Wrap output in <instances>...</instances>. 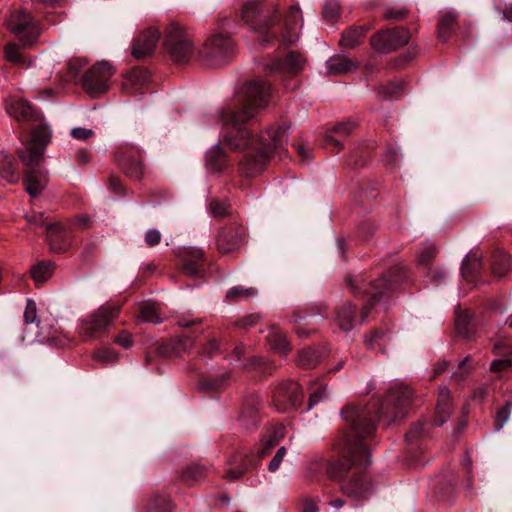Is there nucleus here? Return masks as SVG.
Masks as SVG:
<instances>
[{"label": "nucleus", "instance_id": "obj_1", "mask_svg": "<svg viewBox=\"0 0 512 512\" xmlns=\"http://www.w3.org/2000/svg\"><path fill=\"white\" fill-rule=\"evenodd\" d=\"M414 392L402 382L394 383L387 392L384 402L377 407L376 402L364 407L348 405L341 415L349 425L348 432H342L336 441V447L342 458L330 463L327 473L333 480L341 483V491L354 499H364L369 485L364 481L359 467L370 465V453L364 439L375 431V419L391 417V421L402 418L412 403Z\"/></svg>", "mask_w": 512, "mask_h": 512}, {"label": "nucleus", "instance_id": "obj_2", "mask_svg": "<svg viewBox=\"0 0 512 512\" xmlns=\"http://www.w3.org/2000/svg\"><path fill=\"white\" fill-rule=\"evenodd\" d=\"M270 95V84L253 80L243 88L241 107L237 110L226 109L219 114L223 126H231V130L224 137L225 143L233 150H247L240 162V171L247 177L260 173L274 155L281 157L286 153L288 127L273 126L260 135L243 127L267 106Z\"/></svg>", "mask_w": 512, "mask_h": 512}, {"label": "nucleus", "instance_id": "obj_3", "mask_svg": "<svg viewBox=\"0 0 512 512\" xmlns=\"http://www.w3.org/2000/svg\"><path fill=\"white\" fill-rule=\"evenodd\" d=\"M345 283L354 296L366 295L369 299L356 315V306L346 301L335 309L334 320L336 325L344 332L351 331L357 324L365 323L375 303L391 288L385 278L368 279L364 274L347 276Z\"/></svg>", "mask_w": 512, "mask_h": 512}, {"label": "nucleus", "instance_id": "obj_4", "mask_svg": "<svg viewBox=\"0 0 512 512\" xmlns=\"http://www.w3.org/2000/svg\"><path fill=\"white\" fill-rule=\"evenodd\" d=\"M240 16L251 30L260 34L280 20L278 5L266 0L247 1L241 7Z\"/></svg>", "mask_w": 512, "mask_h": 512}, {"label": "nucleus", "instance_id": "obj_5", "mask_svg": "<svg viewBox=\"0 0 512 512\" xmlns=\"http://www.w3.org/2000/svg\"><path fill=\"white\" fill-rule=\"evenodd\" d=\"M119 313V305H101L81 320L78 328L79 335L86 342L102 338L118 318Z\"/></svg>", "mask_w": 512, "mask_h": 512}, {"label": "nucleus", "instance_id": "obj_6", "mask_svg": "<svg viewBox=\"0 0 512 512\" xmlns=\"http://www.w3.org/2000/svg\"><path fill=\"white\" fill-rule=\"evenodd\" d=\"M164 46L176 63L189 61L194 52L193 39L188 31L176 22L170 23L165 32Z\"/></svg>", "mask_w": 512, "mask_h": 512}, {"label": "nucleus", "instance_id": "obj_7", "mask_svg": "<svg viewBox=\"0 0 512 512\" xmlns=\"http://www.w3.org/2000/svg\"><path fill=\"white\" fill-rule=\"evenodd\" d=\"M51 138L47 124H40L32 130L30 141L18 151V156L24 165H35L44 160V150Z\"/></svg>", "mask_w": 512, "mask_h": 512}, {"label": "nucleus", "instance_id": "obj_8", "mask_svg": "<svg viewBox=\"0 0 512 512\" xmlns=\"http://www.w3.org/2000/svg\"><path fill=\"white\" fill-rule=\"evenodd\" d=\"M201 53L210 65L221 66L235 54V44L229 36L213 35L205 42Z\"/></svg>", "mask_w": 512, "mask_h": 512}, {"label": "nucleus", "instance_id": "obj_9", "mask_svg": "<svg viewBox=\"0 0 512 512\" xmlns=\"http://www.w3.org/2000/svg\"><path fill=\"white\" fill-rule=\"evenodd\" d=\"M113 74L114 69L108 62H98L84 74L83 88L90 96L97 97L107 91L108 82Z\"/></svg>", "mask_w": 512, "mask_h": 512}, {"label": "nucleus", "instance_id": "obj_10", "mask_svg": "<svg viewBox=\"0 0 512 512\" xmlns=\"http://www.w3.org/2000/svg\"><path fill=\"white\" fill-rule=\"evenodd\" d=\"M7 24L25 46L33 45L40 35L38 24L32 20L28 13L22 10L11 13Z\"/></svg>", "mask_w": 512, "mask_h": 512}, {"label": "nucleus", "instance_id": "obj_11", "mask_svg": "<svg viewBox=\"0 0 512 512\" xmlns=\"http://www.w3.org/2000/svg\"><path fill=\"white\" fill-rule=\"evenodd\" d=\"M409 40V31L404 27H396L378 32L371 38L370 42L371 46L378 52L388 53L408 44Z\"/></svg>", "mask_w": 512, "mask_h": 512}, {"label": "nucleus", "instance_id": "obj_12", "mask_svg": "<svg viewBox=\"0 0 512 512\" xmlns=\"http://www.w3.org/2000/svg\"><path fill=\"white\" fill-rule=\"evenodd\" d=\"M303 402L301 386L294 381L280 384L274 392V404L281 412L297 409Z\"/></svg>", "mask_w": 512, "mask_h": 512}, {"label": "nucleus", "instance_id": "obj_13", "mask_svg": "<svg viewBox=\"0 0 512 512\" xmlns=\"http://www.w3.org/2000/svg\"><path fill=\"white\" fill-rule=\"evenodd\" d=\"M160 38V33L156 28L150 27L140 33L132 45V56L137 59H143L152 54Z\"/></svg>", "mask_w": 512, "mask_h": 512}, {"label": "nucleus", "instance_id": "obj_14", "mask_svg": "<svg viewBox=\"0 0 512 512\" xmlns=\"http://www.w3.org/2000/svg\"><path fill=\"white\" fill-rule=\"evenodd\" d=\"M7 112L18 121H40L41 113L24 99H11L6 102Z\"/></svg>", "mask_w": 512, "mask_h": 512}, {"label": "nucleus", "instance_id": "obj_15", "mask_svg": "<svg viewBox=\"0 0 512 512\" xmlns=\"http://www.w3.org/2000/svg\"><path fill=\"white\" fill-rule=\"evenodd\" d=\"M244 239V230L240 227H225L220 230L217 238V248L221 253L237 250Z\"/></svg>", "mask_w": 512, "mask_h": 512}, {"label": "nucleus", "instance_id": "obj_16", "mask_svg": "<svg viewBox=\"0 0 512 512\" xmlns=\"http://www.w3.org/2000/svg\"><path fill=\"white\" fill-rule=\"evenodd\" d=\"M182 262L181 270L190 277H198L202 272L204 253L195 248H185L179 253Z\"/></svg>", "mask_w": 512, "mask_h": 512}, {"label": "nucleus", "instance_id": "obj_17", "mask_svg": "<svg viewBox=\"0 0 512 512\" xmlns=\"http://www.w3.org/2000/svg\"><path fill=\"white\" fill-rule=\"evenodd\" d=\"M41 164L25 165L24 185L27 193L32 197L38 196L45 187L46 173L41 169Z\"/></svg>", "mask_w": 512, "mask_h": 512}, {"label": "nucleus", "instance_id": "obj_18", "mask_svg": "<svg viewBox=\"0 0 512 512\" xmlns=\"http://www.w3.org/2000/svg\"><path fill=\"white\" fill-rule=\"evenodd\" d=\"M303 58L296 52H289L285 58H280L267 66L270 72L294 75L302 70Z\"/></svg>", "mask_w": 512, "mask_h": 512}, {"label": "nucleus", "instance_id": "obj_19", "mask_svg": "<svg viewBox=\"0 0 512 512\" xmlns=\"http://www.w3.org/2000/svg\"><path fill=\"white\" fill-rule=\"evenodd\" d=\"M47 240L53 252L62 253L69 246V233L60 223H52L47 226Z\"/></svg>", "mask_w": 512, "mask_h": 512}, {"label": "nucleus", "instance_id": "obj_20", "mask_svg": "<svg viewBox=\"0 0 512 512\" xmlns=\"http://www.w3.org/2000/svg\"><path fill=\"white\" fill-rule=\"evenodd\" d=\"M149 81V73L144 68H134L129 71L123 82V90L130 95L140 92L141 88Z\"/></svg>", "mask_w": 512, "mask_h": 512}, {"label": "nucleus", "instance_id": "obj_21", "mask_svg": "<svg viewBox=\"0 0 512 512\" xmlns=\"http://www.w3.org/2000/svg\"><path fill=\"white\" fill-rule=\"evenodd\" d=\"M302 14L298 5H293L290 7L289 12L285 18V26L287 30V34L283 35L282 41L285 44H292L295 42L297 38V28L298 26H302Z\"/></svg>", "mask_w": 512, "mask_h": 512}, {"label": "nucleus", "instance_id": "obj_22", "mask_svg": "<svg viewBox=\"0 0 512 512\" xmlns=\"http://www.w3.org/2000/svg\"><path fill=\"white\" fill-rule=\"evenodd\" d=\"M451 412L450 391L447 387H440L436 406V418L434 424L442 426L449 418Z\"/></svg>", "mask_w": 512, "mask_h": 512}, {"label": "nucleus", "instance_id": "obj_23", "mask_svg": "<svg viewBox=\"0 0 512 512\" xmlns=\"http://www.w3.org/2000/svg\"><path fill=\"white\" fill-rule=\"evenodd\" d=\"M117 162L125 174L131 178L139 179L143 174V165L140 160L127 156L119 151L116 155Z\"/></svg>", "mask_w": 512, "mask_h": 512}, {"label": "nucleus", "instance_id": "obj_24", "mask_svg": "<svg viewBox=\"0 0 512 512\" xmlns=\"http://www.w3.org/2000/svg\"><path fill=\"white\" fill-rule=\"evenodd\" d=\"M368 27L365 25L352 26L342 33L340 46L347 49H353L362 43Z\"/></svg>", "mask_w": 512, "mask_h": 512}, {"label": "nucleus", "instance_id": "obj_25", "mask_svg": "<svg viewBox=\"0 0 512 512\" xmlns=\"http://www.w3.org/2000/svg\"><path fill=\"white\" fill-rule=\"evenodd\" d=\"M357 63L353 62L351 59L337 55L331 57L327 61V73L330 75H338L349 72L355 68H357Z\"/></svg>", "mask_w": 512, "mask_h": 512}, {"label": "nucleus", "instance_id": "obj_26", "mask_svg": "<svg viewBox=\"0 0 512 512\" xmlns=\"http://www.w3.org/2000/svg\"><path fill=\"white\" fill-rule=\"evenodd\" d=\"M482 268L481 257L477 252H470L463 260L461 272L467 281L473 280Z\"/></svg>", "mask_w": 512, "mask_h": 512}, {"label": "nucleus", "instance_id": "obj_27", "mask_svg": "<svg viewBox=\"0 0 512 512\" xmlns=\"http://www.w3.org/2000/svg\"><path fill=\"white\" fill-rule=\"evenodd\" d=\"M206 167L213 172H219L226 167L225 153L218 145L207 151Z\"/></svg>", "mask_w": 512, "mask_h": 512}, {"label": "nucleus", "instance_id": "obj_28", "mask_svg": "<svg viewBox=\"0 0 512 512\" xmlns=\"http://www.w3.org/2000/svg\"><path fill=\"white\" fill-rule=\"evenodd\" d=\"M0 176L9 183H15L19 179L13 157L4 151L0 152Z\"/></svg>", "mask_w": 512, "mask_h": 512}, {"label": "nucleus", "instance_id": "obj_29", "mask_svg": "<svg viewBox=\"0 0 512 512\" xmlns=\"http://www.w3.org/2000/svg\"><path fill=\"white\" fill-rule=\"evenodd\" d=\"M354 127L355 124L350 121L335 125L333 129L326 135V142L328 144L331 143L337 147H341V138L348 136Z\"/></svg>", "mask_w": 512, "mask_h": 512}, {"label": "nucleus", "instance_id": "obj_30", "mask_svg": "<svg viewBox=\"0 0 512 512\" xmlns=\"http://www.w3.org/2000/svg\"><path fill=\"white\" fill-rule=\"evenodd\" d=\"M268 342L275 352L285 356L290 350L285 335L276 327H271L268 334Z\"/></svg>", "mask_w": 512, "mask_h": 512}, {"label": "nucleus", "instance_id": "obj_31", "mask_svg": "<svg viewBox=\"0 0 512 512\" xmlns=\"http://www.w3.org/2000/svg\"><path fill=\"white\" fill-rule=\"evenodd\" d=\"M285 437L283 427L274 428L263 440L259 449V456L264 457L272 448H274Z\"/></svg>", "mask_w": 512, "mask_h": 512}, {"label": "nucleus", "instance_id": "obj_32", "mask_svg": "<svg viewBox=\"0 0 512 512\" xmlns=\"http://www.w3.org/2000/svg\"><path fill=\"white\" fill-rule=\"evenodd\" d=\"M404 88L403 81H394L378 88V95L384 100H394L401 96Z\"/></svg>", "mask_w": 512, "mask_h": 512}, {"label": "nucleus", "instance_id": "obj_33", "mask_svg": "<svg viewBox=\"0 0 512 512\" xmlns=\"http://www.w3.org/2000/svg\"><path fill=\"white\" fill-rule=\"evenodd\" d=\"M53 269L51 262H40L31 269V276L35 282L43 283L51 277Z\"/></svg>", "mask_w": 512, "mask_h": 512}, {"label": "nucleus", "instance_id": "obj_34", "mask_svg": "<svg viewBox=\"0 0 512 512\" xmlns=\"http://www.w3.org/2000/svg\"><path fill=\"white\" fill-rule=\"evenodd\" d=\"M457 19V15L453 12H446L438 23V37L446 41L449 37L450 31L452 30L454 23Z\"/></svg>", "mask_w": 512, "mask_h": 512}, {"label": "nucleus", "instance_id": "obj_35", "mask_svg": "<svg viewBox=\"0 0 512 512\" xmlns=\"http://www.w3.org/2000/svg\"><path fill=\"white\" fill-rule=\"evenodd\" d=\"M511 264L512 260L510 255L506 253L498 254L492 265L493 274L498 278L504 277L509 271Z\"/></svg>", "mask_w": 512, "mask_h": 512}, {"label": "nucleus", "instance_id": "obj_36", "mask_svg": "<svg viewBox=\"0 0 512 512\" xmlns=\"http://www.w3.org/2000/svg\"><path fill=\"white\" fill-rule=\"evenodd\" d=\"M297 362L303 368L312 369L319 363V354L314 349H304L299 354Z\"/></svg>", "mask_w": 512, "mask_h": 512}, {"label": "nucleus", "instance_id": "obj_37", "mask_svg": "<svg viewBox=\"0 0 512 512\" xmlns=\"http://www.w3.org/2000/svg\"><path fill=\"white\" fill-rule=\"evenodd\" d=\"M323 18L329 23H335L341 16V8L337 0L325 2L322 10Z\"/></svg>", "mask_w": 512, "mask_h": 512}, {"label": "nucleus", "instance_id": "obj_38", "mask_svg": "<svg viewBox=\"0 0 512 512\" xmlns=\"http://www.w3.org/2000/svg\"><path fill=\"white\" fill-rule=\"evenodd\" d=\"M435 256H436V248H435L434 244L425 242L421 245L419 252H418V256H417L418 264H420L422 266H429L432 263Z\"/></svg>", "mask_w": 512, "mask_h": 512}, {"label": "nucleus", "instance_id": "obj_39", "mask_svg": "<svg viewBox=\"0 0 512 512\" xmlns=\"http://www.w3.org/2000/svg\"><path fill=\"white\" fill-rule=\"evenodd\" d=\"M512 411V402L507 401L496 413L495 416V428L497 431L503 428L510 418Z\"/></svg>", "mask_w": 512, "mask_h": 512}, {"label": "nucleus", "instance_id": "obj_40", "mask_svg": "<svg viewBox=\"0 0 512 512\" xmlns=\"http://www.w3.org/2000/svg\"><path fill=\"white\" fill-rule=\"evenodd\" d=\"M204 475L203 467L198 464H192L183 470L181 477L185 481H199Z\"/></svg>", "mask_w": 512, "mask_h": 512}, {"label": "nucleus", "instance_id": "obj_41", "mask_svg": "<svg viewBox=\"0 0 512 512\" xmlns=\"http://www.w3.org/2000/svg\"><path fill=\"white\" fill-rule=\"evenodd\" d=\"M257 291L254 288H244L242 286H235L229 289L226 293V298L235 300L238 298H250L255 296Z\"/></svg>", "mask_w": 512, "mask_h": 512}, {"label": "nucleus", "instance_id": "obj_42", "mask_svg": "<svg viewBox=\"0 0 512 512\" xmlns=\"http://www.w3.org/2000/svg\"><path fill=\"white\" fill-rule=\"evenodd\" d=\"M139 319L143 322L158 324L161 322V318L157 310L153 306H144L141 308L139 313Z\"/></svg>", "mask_w": 512, "mask_h": 512}, {"label": "nucleus", "instance_id": "obj_43", "mask_svg": "<svg viewBox=\"0 0 512 512\" xmlns=\"http://www.w3.org/2000/svg\"><path fill=\"white\" fill-rule=\"evenodd\" d=\"M471 320V313L463 311L458 313L455 319L456 330L460 335L468 336V324Z\"/></svg>", "mask_w": 512, "mask_h": 512}, {"label": "nucleus", "instance_id": "obj_44", "mask_svg": "<svg viewBox=\"0 0 512 512\" xmlns=\"http://www.w3.org/2000/svg\"><path fill=\"white\" fill-rule=\"evenodd\" d=\"M96 360L104 363H113L117 360V353L110 348H101L94 354Z\"/></svg>", "mask_w": 512, "mask_h": 512}, {"label": "nucleus", "instance_id": "obj_45", "mask_svg": "<svg viewBox=\"0 0 512 512\" xmlns=\"http://www.w3.org/2000/svg\"><path fill=\"white\" fill-rule=\"evenodd\" d=\"M24 321L26 324H38L36 303L31 299H28L26 302V308L24 311Z\"/></svg>", "mask_w": 512, "mask_h": 512}, {"label": "nucleus", "instance_id": "obj_46", "mask_svg": "<svg viewBox=\"0 0 512 512\" xmlns=\"http://www.w3.org/2000/svg\"><path fill=\"white\" fill-rule=\"evenodd\" d=\"M328 398V390L326 386H321L316 391L312 392L309 397L308 409H311L314 405Z\"/></svg>", "mask_w": 512, "mask_h": 512}, {"label": "nucleus", "instance_id": "obj_47", "mask_svg": "<svg viewBox=\"0 0 512 512\" xmlns=\"http://www.w3.org/2000/svg\"><path fill=\"white\" fill-rule=\"evenodd\" d=\"M5 56L8 61L15 64H20L23 60L22 55L19 52V48L15 44H8L5 47Z\"/></svg>", "mask_w": 512, "mask_h": 512}, {"label": "nucleus", "instance_id": "obj_48", "mask_svg": "<svg viewBox=\"0 0 512 512\" xmlns=\"http://www.w3.org/2000/svg\"><path fill=\"white\" fill-rule=\"evenodd\" d=\"M286 455V448L284 446L280 447L272 460L268 464V470L270 472H275L281 465L284 457Z\"/></svg>", "mask_w": 512, "mask_h": 512}, {"label": "nucleus", "instance_id": "obj_49", "mask_svg": "<svg viewBox=\"0 0 512 512\" xmlns=\"http://www.w3.org/2000/svg\"><path fill=\"white\" fill-rule=\"evenodd\" d=\"M161 238H162V236H161L160 231L157 229H154V228L147 230L144 235L145 243L149 247H154V246L158 245L161 242Z\"/></svg>", "mask_w": 512, "mask_h": 512}, {"label": "nucleus", "instance_id": "obj_50", "mask_svg": "<svg viewBox=\"0 0 512 512\" xmlns=\"http://www.w3.org/2000/svg\"><path fill=\"white\" fill-rule=\"evenodd\" d=\"M260 319V316L258 314H248L238 320L235 325L239 328L248 329L250 327L255 326Z\"/></svg>", "mask_w": 512, "mask_h": 512}, {"label": "nucleus", "instance_id": "obj_51", "mask_svg": "<svg viewBox=\"0 0 512 512\" xmlns=\"http://www.w3.org/2000/svg\"><path fill=\"white\" fill-rule=\"evenodd\" d=\"M425 433V427L423 423H417L413 425L410 431L406 435V439L409 442H413L417 438L421 437Z\"/></svg>", "mask_w": 512, "mask_h": 512}, {"label": "nucleus", "instance_id": "obj_52", "mask_svg": "<svg viewBox=\"0 0 512 512\" xmlns=\"http://www.w3.org/2000/svg\"><path fill=\"white\" fill-rule=\"evenodd\" d=\"M384 337L383 332H379L377 330L371 331V333L367 336H365V345L367 347H370L372 349L376 348V344H378V341Z\"/></svg>", "mask_w": 512, "mask_h": 512}, {"label": "nucleus", "instance_id": "obj_53", "mask_svg": "<svg viewBox=\"0 0 512 512\" xmlns=\"http://www.w3.org/2000/svg\"><path fill=\"white\" fill-rule=\"evenodd\" d=\"M115 341L120 346L124 347L125 349H129L132 347L133 341L132 336L127 331L120 332L116 338Z\"/></svg>", "mask_w": 512, "mask_h": 512}, {"label": "nucleus", "instance_id": "obj_54", "mask_svg": "<svg viewBox=\"0 0 512 512\" xmlns=\"http://www.w3.org/2000/svg\"><path fill=\"white\" fill-rule=\"evenodd\" d=\"M71 135L75 139L86 140L93 135V131L84 127H76L71 130Z\"/></svg>", "mask_w": 512, "mask_h": 512}, {"label": "nucleus", "instance_id": "obj_55", "mask_svg": "<svg viewBox=\"0 0 512 512\" xmlns=\"http://www.w3.org/2000/svg\"><path fill=\"white\" fill-rule=\"evenodd\" d=\"M512 366V360L510 359H497L491 363V371L500 372L506 370Z\"/></svg>", "mask_w": 512, "mask_h": 512}, {"label": "nucleus", "instance_id": "obj_56", "mask_svg": "<svg viewBox=\"0 0 512 512\" xmlns=\"http://www.w3.org/2000/svg\"><path fill=\"white\" fill-rule=\"evenodd\" d=\"M407 10L406 9H388L384 17L386 19H392V20H402L406 17Z\"/></svg>", "mask_w": 512, "mask_h": 512}, {"label": "nucleus", "instance_id": "obj_57", "mask_svg": "<svg viewBox=\"0 0 512 512\" xmlns=\"http://www.w3.org/2000/svg\"><path fill=\"white\" fill-rule=\"evenodd\" d=\"M219 350V342L217 339L212 338L208 341V343L203 347V353L207 356H213Z\"/></svg>", "mask_w": 512, "mask_h": 512}, {"label": "nucleus", "instance_id": "obj_58", "mask_svg": "<svg viewBox=\"0 0 512 512\" xmlns=\"http://www.w3.org/2000/svg\"><path fill=\"white\" fill-rule=\"evenodd\" d=\"M210 211L216 217H223L226 214V206L218 201H212Z\"/></svg>", "mask_w": 512, "mask_h": 512}, {"label": "nucleus", "instance_id": "obj_59", "mask_svg": "<svg viewBox=\"0 0 512 512\" xmlns=\"http://www.w3.org/2000/svg\"><path fill=\"white\" fill-rule=\"evenodd\" d=\"M248 467L231 468L226 472V478L229 480H238L247 471Z\"/></svg>", "mask_w": 512, "mask_h": 512}, {"label": "nucleus", "instance_id": "obj_60", "mask_svg": "<svg viewBox=\"0 0 512 512\" xmlns=\"http://www.w3.org/2000/svg\"><path fill=\"white\" fill-rule=\"evenodd\" d=\"M302 512H319L317 505L310 499H304L302 502Z\"/></svg>", "mask_w": 512, "mask_h": 512}, {"label": "nucleus", "instance_id": "obj_61", "mask_svg": "<svg viewBox=\"0 0 512 512\" xmlns=\"http://www.w3.org/2000/svg\"><path fill=\"white\" fill-rule=\"evenodd\" d=\"M201 322H202L201 319L188 320L185 317H181L178 320V325L181 326V327H184V328H189V327H191V326H193L195 324H199Z\"/></svg>", "mask_w": 512, "mask_h": 512}, {"label": "nucleus", "instance_id": "obj_62", "mask_svg": "<svg viewBox=\"0 0 512 512\" xmlns=\"http://www.w3.org/2000/svg\"><path fill=\"white\" fill-rule=\"evenodd\" d=\"M76 157L80 164L84 165L89 161V154L86 150H79L76 153Z\"/></svg>", "mask_w": 512, "mask_h": 512}, {"label": "nucleus", "instance_id": "obj_63", "mask_svg": "<svg viewBox=\"0 0 512 512\" xmlns=\"http://www.w3.org/2000/svg\"><path fill=\"white\" fill-rule=\"evenodd\" d=\"M487 396V389L485 387L477 388L473 393V398L482 401Z\"/></svg>", "mask_w": 512, "mask_h": 512}, {"label": "nucleus", "instance_id": "obj_64", "mask_svg": "<svg viewBox=\"0 0 512 512\" xmlns=\"http://www.w3.org/2000/svg\"><path fill=\"white\" fill-rule=\"evenodd\" d=\"M448 365H449L448 361H442V362L436 364L434 367L435 375H439L442 372H444L446 370V368L448 367Z\"/></svg>", "mask_w": 512, "mask_h": 512}]
</instances>
